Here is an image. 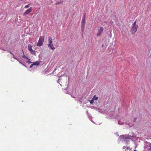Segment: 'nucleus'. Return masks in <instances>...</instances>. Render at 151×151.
I'll use <instances>...</instances> for the list:
<instances>
[{"mask_svg": "<svg viewBox=\"0 0 151 151\" xmlns=\"http://www.w3.org/2000/svg\"><path fill=\"white\" fill-rule=\"evenodd\" d=\"M104 23H105V24H106L107 23V22L106 21H104Z\"/></svg>", "mask_w": 151, "mask_h": 151, "instance_id": "obj_22", "label": "nucleus"}, {"mask_svg": "<svg viewBox=\"0 0 151 151\" xmlns=\"http://www.w3.org/2000/svg\"><path fill=\"white\" fill-rule=\"evenodd\" d=\"M133 151H136V150H134Z\"/></svg>", "mask_w": 151, "mask_h": 151, "instance_id": "obj_25", "label": "nucleus"}, {"mask_svg": "<svg viewBox=\"0 0 151 151\" xmlns=\"http://www.w3.org/2000/svg\"><path fill=\"white\" fill-rule=\"evenodd\" d=\"M47 46L49 47H50V48L53 50L55 49V48L54 47L52 44L50 45L47 44Z\"/></svg>", "mask_w": 151, "mask_h": 151, "instance_id": "obj_6", "label": "nucleus"}, {"mask_svg": "<svg viewBox=\"0 0 151 151\" xmlns=\"http://www.w3.org/2000/svg\"><path fill=\"white\" fill-rule=\"evenodd\" d=\"M85 19L84 18H83L82 20L81 24H85Z\"/></svg>", "mask_w": 151, "mask_h": 151, "instance_id": "obj_12", "label": "nucleus"}, {"mask_svg": "<svg viewBox=\"0 0 151 151\" xmlns=\"http://www.w3.org/2000/svg\"><path fill=\"white\" fill-rule=\"evenodd\" d=\"M146 145L145 147V149H148V147H150V148L151 149V143L146 142Z\"/></svg>", "mask_w": 151, "mask_h": 151, "instance_id": "obj_5", "label": "nucleus"}, {"mask_svg": "<svg viewBox=\"0 0 151 151\" xmlns=\"http://www.w3.org/2000/svg\"><path fill=\"white\" fill-rule=\"evenodd\" d=\"M93 100H97L98 99V97L96 96H94L93 98Z\"/></svg>", "mask_w": 151, "mask_h": 151, "instance_id": "obj_13", "label": "nucleus"}, {"mask_svg": "<svg viewBox=\"0 0 151 151\" xmlns=\"http://www.w3.org/2000/svg\"><path fill=\"white\" fill-rule=\"evenodd\" d=\"M28 49L31 52H34V51L32 48V46L29 45L28 46Z\"/></svg>", "mask_w": 151, "mask_h": 151, "instance_id": "obj_8", "label": "nucleus"}, {"mask_svg": "<svg viewBox=\"0 0 151 151\" xmlns=\"http://www.w3.org/2000/svg\"><path fill=\"white\" fill-rule=\"evenodd\" d=\"M137 120V118H135L134 119V122H135Z\"/></svg>", "mask_w": 151, "mask_h": 151, "instance_id": "obj_20", "label": "nucleus"}, {"mask_svg": "<svg viewBox=\"0 0 151 151\" xmlns=\"http://www.w3.org/2000/svg\"><path fill=\"white\" fill-rule=\"evenodd\" d=\"M138 25H132L130 32L132 34H134L137 31Z\"/></svg>", "mask_w": 151, "mask_h": 151, "instance_id": "obj_2", "label": "nucleus"}, {"mask_svg": "<svg viewBox=\"0 0 151 151\" xmlns=\"http://www.w3.org/2000/svg\"><path fill=\"white\" fill-rule=\"evenodd\" d=\"M61 3V2H57V3H56V4H55L56 5H58V4H60V3Z\"/></svg>", "mask_w": 151, "mask_h": 151, "instance_id": "obj_18", "label": "nucleus"}, {"mask_svg": "<svg viewBox=\"0 0 151 151\" xmlns=\"http://www.w3.org/2000/svg\"><path fill=\"white\" fill-rule=\"evenodd\" d=\"M85 24H82V26L81 27L82 32H83L84 31V28L85 26Z\"/></svg>", "mask_w": 151, "mask_h": 151, "instance_id": "obj_10", "label": "nucleus"}, {"mask_svg": "<svg viewBox=\"0 0 151 151\" xmlns=\"http://www.w3.org/2000/svg\"><path fill=\"white\" fill-rule=\"evenodd\" d=\"M13 58H14V59H17H17L16 58H15L14 57V55H13Z\"/></svg>", "mask_w": 151, "mask_h": 151, "instance_id": "obj_24", "label": "nucleus"}, {"mask_svg": "<svg viewBox=\"0 0 151 151\" xmlns=\"http://www.w3.org/2000/svg\"><path fill=\"white\" fill-rule=\"evenodd\" d=\"M24 57H25L24 56ZM26 58H27V57H26Z\"/></svg>", "mask_w": 151, "mask_h": 151, "instance_id": "obj_26", "label": "nucleus"}, {"mask_svg": "<svg viewBox=\"0 0 151 151\" xmlns=\"http://www.w3.org/2000/svg\"><path fill=\"white\" fill-rule=\"evenodd\" d=\"M52 39L51 38L50 36L48 37V44H52Z\"/></svg>", "mask_w": 151, "mask_h": 151, "instance_id": "obj_7", "label": "nucleus"}, {"mask_svg": "<svg viewBox=\"0 0 151 151\" xmlns=\"http://www.w3.org/2000/svg\"><path fill=\"white\" fill-rule=\"evenodd\" d=\"M93 99L90 101V103L91 104H93Z\"/></svg>", "mask_w": 151, "mask_h": 151, "instance_id": "obj_16", "label": "nucleus"}, {"mask_svg": "<svg viewBox=\"0 0 151 151\" xmlns=\"http://www.w3.org/2000/svg\"><path fill=\"white\" fill-rule=\"evenodd\" d=\"M29 7V4L26 5L24 7V8L27 9Z\"/></svg>", "mask_w": 151, "mask_h": 151, "instance_id": "obj_14", "label": "nucleus"}, {"mask_svg": "<svg viewBox=\"0 0 151 151\" xmlns=\"http://www.w3.org/2000/svg\"><path fill=\"white\" fill-rule=\"evenodd\" d=\"M19 63H21V64H22L23 65H24V64H23L21 62H19Z\"/></svg>", "mask_w": 151, "mask_h": 151, "instance_id": "obj_23", "label": "nucleus"}, {"mask_svg": "<svg viewBox=\"0 0 151 151\" xmlns=\"http://www.w3.org/2000/svg\"><path fill=\"white\" fill-rule=\"evenodd\" d=\"M29 60V61H28V62H27L29 64V63H32V62L30 61V60Z\"/></svg>", "mask_w": 151, "mask_h": 151, "instance_id": "obj_17", "label": "nucleus"}, {"mask_svg": "<svg viewBox=\"0 0 151 151\" xmlns=\"http://www.w3.org/2000/svg\"><path fill=\"white\" fill-rule=\"evenodd\" d=\"M85 24H82V26L81 27L82 32H83L84 31V28L85 26Z\"/></svg>", "mask_w": 151, "mask_h": 151, "instance_id": "obj_11", "label": "nucleus"}, {"mask_svg": "<svg viewBox=\"0 0 151 151\" xmlns=\"http://www.w3.org/2000/svg\"><path fill=\"white\" fill-rule=\"evenodd\" d=\"M34 66V65H33V63L30 66V68H32V67L33 66Z\"/></svg>", "mask_w": 151, "mask_h": 151, "instance_id": "obj_19", "label": "nucleus"}, {"mask_svg": "<svg viewBox=\"0 0 151 151\" xmlns=\"http://www.w3.org/2000/svg\"><path fill=\"white\" fill-rule=\"evenodd\" d=\"M147 151H151V149L150 148H148V150Z\"/></svg>", "mask_w": 151, "mask_h": 151, "instance_id": "obj_21", "label": "nucleus"}, {"mask_svg": "<svg viewBox=\"0 0 151 151\" xmlns=\"http://www.w3.org/2000/svg\"><path fill=\"white\" fill-rule=\"evenodd\" d=\"M103 30L104 29L103 27H100L96 34V36L97 37L100 36L101 35V34L103 32Z\"/></svg>", "mask_w": 151, "mask_h": 151, "instance_id": "obj_3", "label": "nucleus"}, {"mask_svg": "<svg viewBox=\"0 0 151 151\" xmlns=\"http://www.w3.org/2000/svg\"><path fill=\"white\" fill-rule=\"evenodd\" d=\"M32 10V8L30 7L29 9H28L23 14V15H26L28 14L29 13L31 12Z\"/></svg>", "mask_w": 151, "mask_h": 151, "instance_id": "obj_4", "label": "nucleus"}, {"mask_svg": "<svg viewBox=\"0 0 151 151\" xmlns=\"http://www.w3.org/2000/svg\"><path fill=\"white\" fill-rule=\"evenodd\" d=\"M137 21L136 20L134 22V23L132 25H137L136 24Z\"/></svg>", "mask_w": 151, "mask_h": 151, "instance_id": "obj_15", "label": "nucleus"}, {"mask_svg": "<svg viewBox=\"0 0 151 151\" xmlns=\"http://www.w3.org/2000/svg\"><path fill=\"white\" fill-rule=\"evenodd\" d=\"M44 41V38L43 36H40L39 39L37 44V45L38 47H40L42 45Z\"/></svg>", "mask_w": 151, "mask_h": 151, "instance_id": "obj_1", "label": "nucleus"}, {"mask_svg": "<svg viewBox=\"0 0 151 151\" xmlns=\"http://www.w3.org/2000/svg\"><path fill=\"white\" fill-rule=\"evenodd\" d=\"M34 65H40V62L36 61L33 63Z\"/></svg>", "mask_w": 151, "mask_h": 151, "instance_id": "obj_9", "label": "nucleus"}]
</instances>
